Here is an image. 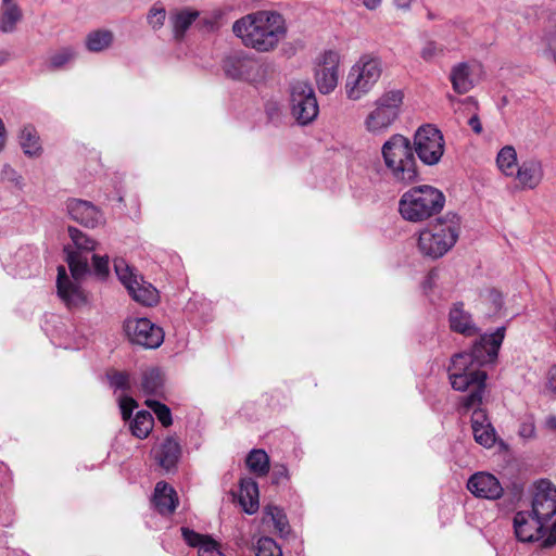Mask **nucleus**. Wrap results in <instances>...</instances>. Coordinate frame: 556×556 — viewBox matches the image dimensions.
<instances>
[{
	"instance_id": "nucleus-1",
	"label": "nucleus",
	"mask_w": 556,
	"mask_h": 556,
	"mask_svg": "<svg viewBox=\"0 0 556 556\" xmlns=\"http://www.w3.org/2000/svg\"><path fill=\"white\" fill-rule=\"evenodd\" d=\"M505 327H498L494 332L481 336L473 344L472 351L456 354L448 368L452 388L468 392V395L462 399V408L466 412L473 409L471 428L475 441L486 448L495 444L496 432L485 412L480 408L486 380V374L481 370V366L495 362L505 338Z\"/></svg>"
},
{
	"instance_id": "nucleus-2",
	"label": "nucleus",
	"mask_w": 556,
	"mask_h": 556,
	"mask_svg": "<svg viewBox=\"0 0 556 556\" xmlns=\"http://www.w3.org/2000/svg\"><path fill=\"white\" fill-rule=\"evenodd\" d=\"M283 17L276 12L260 11L236 21L233 34L241 38L247 47L261 52L274 49L286 36Z\"/></svg>"
},
{
	"instance_id": "nucleus-3",
	"label": "nucleus",
	"mask_w": 556,
	"mask_h": 556,
	"mask_svg": "<svg viewBox=\"0 0 556 556\" xmlns=\"http://www.w3.org/2000/svg\"><path fill=\"white\" fill-rule=\"evenodd\" d=\"M381 155L387 173L394 182L407 186L418 180V165L412 141L407 137L392 135L383 142Z\"/></svg>"
},
{
	"instance_id": "nucleus-4",
	"label": "nucleus",
	"mask_w": 556,
	"mask_h": 556,
	"mask_svg": "<svg viewBox=\"0 0 556 556\" xmlns=\"http://www.w3.org/2000/svg\"><path fill=\"white\" fill-rule=\"evenodd\" d=\"M460 235V218L448 212L419 231L417 249L430 260L443 257L456 244Z\"/></svg>"
},
{
	"instance_id": "nucleus-5",
	"label": "nucleus",
	"mask_w": 556,
	"mask_h": 556,
	"mask_svg": "<svg viewBox=\"0 0 556 556\" xmlns=\"http://www.w3.org/2000/svg\"><path fill=\"white\" fill-rule=\"evenodd\" d=\"M445 204L441 190L429 185L412 187L399 201V212L403 219L421 223L439 214Z\"/></svg>"
},
{
	"instance_id": "nucleus-6",
	"label": "nucleus",
	"mask_w": 556,
	"mask_h": 556,
	"mask_svg": "<svg viewBox=\"0 0 556 556\" xmlns=\"http://www.w3.org/2000/svg\"><path fill=\"white\" fill-rule=\"evenodd\" d=\"M383 72L380 56L363 54L349 71L345 80V94L348 99L358 101L368 94L379 81Z\"/></svg>"
},
{
	"instance_id": "nucleus-7",
	"label": "nucleus",
	"mask_w": 556,
	"mask_h": 556,
	"mask_svg": "<svg viewBox=\"0 0 556 556\" xmlns=\"http://www.w3.org/2000/svg\"><path fill=\"white\" fill-rule=\"evenodd\" d=\"M404 94L402 90L393 89L383 92L376 101L364 121L365 129L375 135H382L399 118Z\"/></svg>"
},
{
	"instance_id": "nucleus-8",
	"label": "nucleus",
	"mask_w": 556,
	"mask_h": 556,
	"mask_svg": "<svg viewBox=\"0 0 556 556\" xmlns=\"http://www.w3.org/2000/svg\"><path fill=\"white\" fill-rule=\"evenodd\" d=\"M114 269L118 280L136 302L148 307L159 303V291L151 283L143 281L124 258L114 260Z\"/></svg>"
},
{
	"instance_id": "nucleus-9",
	"label": "nucleus",
	"mask_w": 556,
	"mask_h": 556,
	"mask_svg": "<svg viewBox=\"0 0 556 556\" xmlns=\"http://www.w3.org/2000/svg\"><path fill=\"white\" fill-rule=\"evenodd\" d=\"M291 115L301 126L314 122L319 113L315 91L305 80H295L290 84Z\"/></svg>"
},
{
	"instance_id": "nucleus-10",
	"label": "nucleus",
	"mask_w": 556,
	"mask_h": 556,
	"mask_svg": "<svg viewBox=\"0 0 556 556\" xmlns=\"http://www.w3.org/2000/svg\"><path fill=\"white\" fill-rule=\"evenodd\" d=\"M68 235L75 249L64 247L65 261L72 277L77 281L89 274L88 254L96 250L97 242L75 227H68Z\"/></svg>"
},
{
	"instance_id": "nucleus-11",
	"label": "nucleus",
	"mask_w": 556,
	"mask_h": 556,
	"mask_svg": "<svg viewBox=\"0 0 556 556\" xmlns=\"http://www.w3.org/2000/svg\"><path fill=\"white\" fill-rule=\"evenodd\" d=\"M412 146L419 160L425 165L432 166L441 161L445 141L441 130L433 125H424L416 130Z\"/></svg>"
},
{
	"instance_id": "nucleus-12",
	"label": "nucleus",
	"mask_w": 556,
	"mask_h": 556,
	"mask_svg": "<svg viewBox=\"0 0 556 556\" xmlns=\"http://www.w3.org/2000/svg\"><path fill=\"white\" fill-rule=\"evenodd\" d=\"M223 68L231 79L249 83L262 81L266 67L257 59L244 52H235L224 60Z\"/></svg>"
},
{
	"instance_id": "nucleus-13",
	"label": "nucleus",
	"mask_w": 556,
	"mask_h": 556,
	"mask_svg": "<svg viewBox=\"0 0 556 556\" xmlns=\"http://www.w3.org/2000/svg\"><path fill=\"white\" fill-rule=\"evenodd\" d=\"M127 338L135 344L147 349L159 348L164 340L161 327L147 317H129L124 323Z\"/></svg>"
},
{
	"instance_id": "nucleus-14",
	"label": "nucleus",
	"mask_w": 556,
	"mask_h": 556,
	"mask_svg": "<svg viewBox=\"0 0 556 556\" xmlns=\"http://www.w3.org/2000/svg\"><path fill=\"white\" fill-rule=\"evenodd\" d=\"M529 511L546 525L556 519V486L551 481L542 479L534 483Z\"/></svg>"
},
{
	"instance_id": "nucleus-15",
	"label": "nucleus",
	"mask_w": 556,
	"mask_h": 556,
	"mask_svg": "<svg viewBox=\"0 0 556 556\" xmlns=\"http://www.w3.org/2000/svg\"><path fill=\"white\" fill-rule=\"evenodd\" d=\"M551 526L536 518L530 511H518L514 517L516 536L521 542L545 541L551 534Z\"/></svg>"
},
{
	"instance_id": "nucleus-16",
	"label": "nucleus",
	"mask_w": 556,
	"mask_h": 556,
	"mask_svg": "<svg viewBox=\"0 0 556 556\" xmlns=\"http://www.w3.org/2000/svg\"><path fill=\"white\" fill-rule=\"evenodd\" d=\"M340 56L336 51L329 50L323 54V62L316 70V83L321 93L328 94L338 85Z\"/></svg>"
},
{
	"instance_id": "nucleus-17",
	"label": "nucleus",
	"mask_w": 556,
	"mask_h": 556,
	"mask_svg": "<svg viewBox=\"0 0 556 556\" xmlns=\"http://www.w3.org/2000/svg\"><path fill=\"white\" fill-rule=\"evenodd\" d=\"M66 210L72 219L85 227L94 228L104 223L103 213L89 201L70 199Z\"/></svg>"
},
{
	"instance_id": "nucleus-18",
	"label": "nucleus",
	"mask_w": 556,
	"mask_h": 556,
	"mask_svg": "<svg viewBox=\"0 0 556 556\" xmlns=\"http://www.w3.org/2000/svg\"><path fill=\"white\" fill-rule=\"evenodd\" d=\"M467 488L476 497L485 500H497L504 492L498 479L484 471L473 473L467 482Z\"/></svg>"
},
{
	"instance_id": "nucleus-19",
	"label": "nucleus",
	"mask_w": 556,
	"mask_h": 556,
	"mask_svg": "<svg viewBox=\"0 0 556 556\" xmlns=\"http://www.w3.org/2000/svg\"><path fill=\"white\" fill-rule=\"evenodd\" d=\"M513 177L517 179L522 189H535L544 177L542 162L534 157L522 161Z\"/></svg>"
},
{
	"instance_id": "nucleus-20",
	"label": "nucleus",
	"mask_w": 556,
	"mask_h": 556,
	"mask_svg": "<svg viewBox=\"0 0 556 556\" xmlns=\"http://www.w3.org/2000/svg\"><path fill=\"white\" fill-rule=\"evenodd\" d=\"M56 288L60 298L68 308L79 307L86 302V296L77 283L73 282L67 276L64 266L58 267Z\"/></svg>"
},
{
	"instance_id": "nucleus-21",
	"label": "nucleus",
	"mask_w": 556,
	"mask_h": 556,
	"mask_svg": "<svg viewBox=\"0 0 556 556\" xmlns=\"http://www.w3.org/2000/svg\"><path fill=\"white\" fill-rule=\"evenodd\" d=\"M181 533L188 545L198 548L199 556H225L219 543L210 535L200 534L188 528H182Z\"/></svg>"
},
{
	"instance_id": "nucleus-22",
	"label": "nucleus",
	"mask_w": 556,
	"mask_h": 556,
	"mask_svg": "<svg viewBox=\"0 0 556 556\" xmlns=\"http://www.w3.org/2000/svg\"><path fill=\"white\" fill-rule=\"evenodd\" d=\"M450 80L453 90L458 94L469 92L476 85L472 66L468 62H460L452 66Z\"/></svg>"
},
{
	"instance_id": "nucleus-23",
	"label": "nucleus",
	"mask_w": 556,
	"mask_h": 556,
	"mask_svg": "<svg viewBox=\"0 0 556 556\" xmlns=\"http://www.w3.org/2000/svg\"><path fill=\"white\" fill-rule=\"evenodd\" d=\"M180 453V445L173 438L165 439L153 451L156 463L167 471L177 465Z\"/></svg>"
},
{
	"instance_id": "nucleus-24",
	"label": "nucleus",
	"mask_w": 556,
	"mask_h": 556,
	"mask_svg": "<svg viewBox=\"0 0 556 556\" xmlns=\"http://www.w3.org/2000/svg\"><path fill=\"white\" fill-rule=\"evenodd\" d=\"M153 502L161 514L169 515L176 509L178 498L175 490L166 482L161 481L156 483Z\"/></svg>"
},
{
	"instance_id": "nucleus-25",
	"label": "nucleus",
	"mask_w": 556,
	"mask_h": 556,
	"mask_svg": "<svg viewBox=\"0 0 556 556\" xmlns=\"http://www.w3.org/2000/svg\"><path fill=\"white\" fill-rule=\"evenodd\" d=\"M239 502L243 510L252 515L258 509V486L251 478H243L240 481Z\"/></svg>"
},
{
	"instance_id": "nucleus-26",
	"label": "nucleus",
	"mask_w": 556,
	"mask_h": 556,
	"mask_svg": "<svg viewBox=\"0 0 556 556\" xmlns=\"http://www.w3.org/2000/svg\"><path fill=\"white\" fill-rule=\"evenodd\" d=\"M18 143L25 155L34 157L41 153V144L37 129L31 124L24 125L18 134Z\"/></svg>"
},
{
	"instance_id": "nucleus-27",
	"label": "nucleus",
	"mask_w": 556,
	"mask_h": 556,
	"mask_svg": "<svg viewBox=\"0 0 556 556\" xmlns=\"http://www.w3.org/2000/svg\"><path fill=\"white\" fill-rule=\"evenodd\" d=\"M21 18L22 11L14 0L2 1L0 12V30L2 33H13Z\"/></svg>"
},
{
	"instance_id": "nucleus-28",
	"label": "nucleus",
	"mask_w": 556,
	"mask_h": 556,
	"mask_svg": "<svg viewBox=\"0 0 556 556\" xmlns=\"http://www.w3.org/2000/svg\"><path fill=\"white\" fill-rule=\"evenodd\" d=\"M198 16V11L180 10L172 12L169 15V23L172 25L175 39L180 40Z\"/></svg>"
},
{
	"instance_id": "nucleus-29",
	"label": "nucleus",
	"mask_w": 556,
	"mask_h": 556,
	"mask_svg": "<svg viewBox=\"0 0 556 556\" xmlns=\"http://www.w3.org/2000/svg\"><path fill=\"white\" fill-rule=\"evenodd\" d=\"M264 522H271L275 531L280 536H286L290 532L288 518L282 509L277 506L268 505L264 510Z\"/></svg>"
},
{
	"instance_id": "nucleus-30",
	"label": "nucleus",
	"mask_w": 556,
	"mask_h": 556,
	"mask_svg": "<svg viewBox=\"0 0 556 556\" xmlns=\"http://www.w3.org/2000/svg\"><path fill=\"white\" fill-rule=\"evenodd\" d=\"M498 169L507 177H513L517 170V153L514 147L505 146L496 156Z\"/></svg>"
},
{
	"instance_id": "nucleus-31",
	"label": "nucleus",
	"mask_w": 556,
	"mask_h": 556,
	"mask_svg": "<svg viewBox=\"0 0 556 556\" xmlns=\"http://www.w3.org/2000/svg\"><path fill=\"white\" fill-rule=\"evenodd\" d=\"M113 39L114 36L111 30L98 29L87 35L85 43L88 51L101 52L112 45Z\"/></svg>"
},
{
	"instance_id": "nucleus-32",
	"label": "nucleus",
	"mask_w": 556,
	"mask_h": 556,
	"mask_svg": "<svg viewBox=\"0 0 556 556\" xmlns=\"http://www.w3.org/2000/svg\"><path fill=\"white\" fill-rule=\"evenodd\" d=\"M154 420L149 412L140 410L130 422V431L138 439H146L153 429Z\"/></svg>"
},
{
	"instance_id": "nucleus-33",
	"label": "nucleus",
	"mask_w": 556,
	"mask_h": 556,
	"mask_svg": "<svg viewBox=\"0 0 556 556\" xmlns=\"http://www.w3.org/2000/svg\"><path fill=\"white\" fill-rule=\"evenodd\" d=\"M247 466L253 473L265 476L269 470V457L263 450H253L247 457Z\"/></svg>"
},
{
	"instance_id": "nucleus-34",
	"label": "nucleus",
	"mask_w": 556,
	"mask_h": 556,
	"mask_svg": "<svg viewBox=\"0 0 556 556\" xmlns=\"http://www.w3.org/2000/svg\"><path fill=\"white\" fill-rule=\"evenodd\" d=\"M450 327L453 331L466 337H472L478 332L470 315H450Z\"/></svg>"
},
{
	"instance_id": "nucleus-35",
	"label": "nucleus",
	"mask_w": 556,
	"mask_h": 556,
	"mask_svg": "<svg viewBox=\"0 0 556 556\" xmlns=\"http://www.w3.org/2000/svg\"><path fill=\"white\" fill-rule=\"evenodd\" d=\"M14 260L17 267L15 274L25 277L29 275L28 270L36 260V255L30 247H23L16 251Z\"/></svg>"
},
{
	"instance_id": "nucleus-36",
	"label": "nucleus",
	"mask_w": 556,
	"mask_h": 556,
	"mask_svg": "<svg viewBox=\"0 0 556 556\" xmlns=\"http://www.w3.org/2000/svg\"><path fill=\"white\" fill-rule=\"evenodd\" d=\"M419 54L425 62L432 63L444 56L445 48L437 41L427 40L422 45Z\"/></svg>"
},
{
	"instance_id": "nucleus-37",
	"label": "nucleus",
	"mask_w": 556,
	"mask_h": 556,
	"mask_svg": "<svg viewBox=\"0 0 556 556\" xmlns=\"http://www.w3.org/2000/svg\"><path fill=\"white\" fill-rule=\"evenodd\" d=\"M163 386V377L159 369L147 370L142 379V389L148 394H156Z\"/></svg>"
},
{
	"instance_id": "nucleus-38",
	"label": "nucleus",
	"mask_w": 556,
	"mask_h": 556,
	"mask_svg": "<svg viewBox=\"0 0 556 556\" xmlns=\"http://www.w3.org/2000/svg\"><path fill=\"white\" fill-rule=\"evenodd\" d=\"M0 179L11 188L22 190L24 187L23 176L10 164H4L0 172Z\"/></svg>"
},
{
	"instance_id": "nucleus-39",
	"label": "nucleus",
	"mask_w": 556,
	"mask_h": 556,
	"mask_svg": "<svg viewBox=\"0 0 556 556\" xmlns=\"http://www.w3.org/2000/svg\"><path fill=\"white\" fill-rule=\"evenodd\" d=\"M76 53L75 50L71 47L62 48L61 50L56 51L49 58V67L51 70H60L62 68L66 63L72 61L75 58Z\"/></svg>"
},
{
	"instance_id": "nucleus-40",
	"label": "nucleus",
	"mask_w": 556,
	"mask_h": 556,
	"mask_svg": "<svg viewBox=\"0 0 556 556\" xmlns=\"http://www.w3.org/2000/svg\"><path fill=\"white\" fill-rule=\"evenodd\" d=\"M256 556H282V552L271 538L263 536L257 541Z\"/></svg>"
},
{
	"instance_id": "nucleus-41",
	"label": "nucleus",
	"mask_w": 556,
	"mask_h": 556,
	"mask_svg": "<svg viewBox=\"0 0 556 556\" xmlns=\"http://www.w3.org/2000/svg\"><path fill=\"white\" fill-rule=\"evenodd\" d=\"M92 260V273L99 280H105L110 275L109 256H100L96 253L91 256Z\"/></svg>"
},
{
	"instance_id": "nucleus-42",
	"label": "nucleus",
	"mask_w": 556,
	"mask_h": 556,
	"mask_svg": "<svg viewBox=\"0 0 556 556\" xmlns=\"http://www.w3.org/2000/svg\"><path fill=\"white\" fill-rule=\"evenodd\" d=\"M540 388L542 393L556 397V365L547 368L540 382Z\"/></svg>"
},
{
	"instance_id": "nucleus-43",
	"label": "nucleus",
	"mask_w": 556,
	"mask_h": 556,
	"mask_svg": "<svg viewBox=\"0 0 556 556\" xmlns=\"http://www.w3.org/2000/svg\"><path fill=\"white\" fill-rule=\"evenodd\" d=\"M146 404L153 410V413L156 415L157 419L164 427H168L172 425V414L166 405L161 404L160 402L154 400H147Z\"/></svg>"
},
{
	"instance_id": "nucleus-44",
	"label": "nucleus",
	"mask_w": 556,
	"mask_h": 556,
	"mask_svg": "<svg viewBox=\"0 0 556 556\" xmlns=\"http://www.w3.org/2000/svg\"><path fill=\"white\" fill-rule=\"evenodd\" d=\"M481 299L484 302L490 303L491 308H493L495 311H501V309L505 308L503 294L494 288L486 289L484 292H482Z\"/></svg>"
},
{
	"instance_id": "nucleus-45",
	"label": "nucleus",
	"mask_w": 556,
	"mask_h": 556,
	"mask_svg": "<svg viewBox=\"0 0 556 556\" xmlns=\"http://www.w3.org/2000/svg\"><path fill=\"white\" fill-rule=\"evenodd\" d=\"M110 384L115 390H128L130 388V376L126 371H114L109 375Z\"/></svg>"
},
{
	"instance_id": "nucleus-46",
	"label": "nucleus",
	"mask_w": 556,
	"mask_h": 556,
	"mask_svg": "<svg viewBox=\"0 0 556 556\" xmlns=\"http://www.w3.org/2000/svg\"><path fill=\"white\" fill-rule=\"evenodd\" d=\"M518 434L520 438L528 440L535 435L534 418L531 415L525 416L519 424Z\"/></svg>"
},
{
	"instance_id": "nucleus-47",
	"label": "nucleus",
	"mask_w": 556,
	"mask_h": 556,
	"mask_svg": "<svg viewBox=\"0 0 556 556\" xmlns=\"http://www.w3.org/2000/svg\"><path fill=\"white\" fill-rule=\"evenodd\" d=\"M166 18V11L164 8L153 7L148 14V23L154 29H159L163 26Z\"/></svg>"
},
{
	"instance_id": "nucleus-48",
	"label": "nucleus",
	"mask_w": 556,
	"mask_h": 556,
	"mask_svg": "<svg viewBox=\"0 0 556 556\" xmlns=\"http://www.w3.org/2000/svg\"><path fill=\"white\" fill-rule=\"evenodd\" d=\"M137 407V402L130 396H121L119 397V408L123 416V419H128L132 413V410Z\"/></svg>"
},
{
	"instance_id": "nucleus-49",
	"label": "nucleus",
	"mask_w": 556,
	"mask_h": 556,
	"mask_svg": "<svg viewBox=\"0 0 556 556\" xmlns=\"http://www.w3.org/2000/svg\"><path fill=\"white\" fill-rule=\"evenodd\" d=\"M438 276L439 274L435 269L430 270L422 282L424 290L431 289Z\"/></svg>"
},
{
	"instance_id": "nucleus-50",
	"label": "nucleus",
	"mask_w": 556,
	"mask_h": 556,
	"mask_svg": "<svg viewBox=\"0 0 556 556\" xmlns=\"http://www.w3.org/2000/svg\"><path fill=\"white\" fill-rule=\"evenodd\" d=\"M468 125L471 127V129L476 132V134H481L482 131V125H481V122L479 119V117L477 115H473L469 118L468 121Z\"/></svg>"
},
{
	"instance_id": "nucleus-51",
	"label": "nucleus",
	"mask_w": 556,
	"mask_h": 556,
	"mask_svg": "<svg viewBox=\"0 0 556 556\" xmlns=\"http://www.w3.org/2000/svg\"><path fill=\"white\" fill-rule=\"evenodd\" d=\"M7 143V128L0 118V153L4 150Z\"/></svg>"
},
{
	"instance_id": "nucleus-52",
	"label": "nucleus",
	"mask_w": 556,
	"mask_h": 556,
	"mask_svg": "<svg viewBox=\"0 0 556 556\" xmlns=\"http://www.w3.org/2000/svg\"><path fill=\"white\" fill-rule=\"evenodd\" d=\"M413 0H394L396 9L402 11H409Z\"/></svg>"
},
{
	"instance_id": "nucleus-53",
	"label": "nucleus",
	"mask_w": 556,
	"mask_h": 556,
	"mask_svg": "<svg viewBox=\"0 0 556 556\" xmlns=\"http://www.w3.org/2000/svg\"><path fill=\"white\" fill-rule=\"evenodd\" d=\"M545 426L549 431L556 432V416H548Z\"/></svg>"
},
{
	"instance_id": "nucleus-54",
	"label": "nucleus",
	"mask_w": 556,
	"mask_h": 556,
	"mask_svg": "<svg viewBox=\"0 0 556 556\" xmlns=\"http://www.w3.org/2000/svg\"><path fill=\"white\" fill-rule=\"evenodd\" d=\"M382 0H363L364 5L369 10H375L381 4Z\"/></svg>"
},
{
	"instance_id": "nucleus-55",
	"label": "nucleus",
	"mask_w": 556,
	"mask_h": 556,
	"mask_svg": "<svg viewBox=\"0 0 556 556\" xmlns=\"http://www.w3.org/2000/svg\"><path fill=\"white\" fill-rule=\"evenodd\" d=\"M450 313H464V304L463 303L454 304V307L450 311Z\"/></svg>"
},
{
	"instance_id": "nucleus-56",
	"label": "nucleus",
	"mask_w": 556,
	"mask_h": 556,
	"mask_svg": "<svg viewBox=\"0 0 556 556\" xmlns=\"http://www.w3.org/2000/svg\"><path fill=\"white\" fill-rule=\"evenodd\" d=\"M281 471L286 476L287 469L285 467H281Z\"/></svg>"
}]
</instances>
